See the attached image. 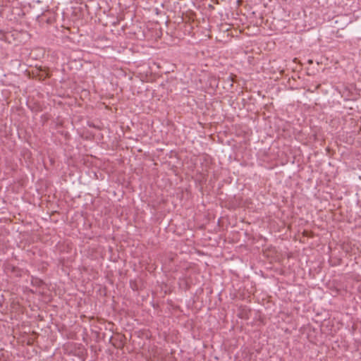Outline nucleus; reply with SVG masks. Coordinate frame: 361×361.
Segmentation results:
<instances>
[{
  "instance_id": "nucleus-1",
  "label": "nucleus",
  "mask_w": 361,
  "mask_h": 361,
  "mask_svg": "<svg viewBox=\"0 0 361 361\" xmlns=\"http://www.w3.org/2000/svg\"><path fill=\"white\" fill-rule=\"evenodd\" d=\"M31 284L33 286L41 288L44 284V283L41 279L32 276Z\"/></svg>"
},
{
  "instance_id": "nucleus-4",
  "label": "nucleus",
  "mask_w": 361,
  "mask_h": 361,
  "mask_svg": "<svg viewBox=\"0 0 361 361\" xmlns=\"http://www.w3.org/2000/svg\"><path fill=\"white\" fill-rule=\"evenodd\" d=\"M209 7L211 9H214V6H212V5H211V4L209 6Z\"/></svg>"
},
{
  "instance_id": "nucleus-3",
  "label": "nucleus",
  "mask_w": 361,
  "mask_h": 361,
  "mask_svg": "<svg viewBox=\"0 0 361 361\" xmlns=\"http://www.w3.org/2000/svg\"><path fill=\"white\" fill-rule=\"evenodd\" d=\"M114 345L117 348H122L123 347L124 344H123L122 340H120L117 344L114 343Z\"/></svg>"
},
{
  "instance_id": "nucleus-7",
  "label": "nucleus",
  "mask_w": 361,
  "mask_h": 361,
  "mask_svg": "<svg viewBox=\"0 0 361 361\" xmlns=\"http://www.w3.org/2000/svg\"><path fill=\"white\" fill-rule=\"evenodd\" d=\"M45 77H49V75L48 73H46V76Z\"/></svg>"
},
{
  "instance_id": "nucleus-2",
  "label": "nucleus",
  "mask_w": 361,
  "mask_h": 361,
  "mask_svg": "<svg viewBox=\"0 0 361 361\" xmlns=\"http://www.w3.org/2000/svg\"><path fill=\"white\" fill-rule=\"evenodd\" d=\"M11 271L15 274V275L18 277H20L22 276V270L17 267H12Z\"/></svg>"
},
{
  "instance_id": "nucleus-6",
  "label": "nucleus",
  "mask_w": 361,
  "mask_h": 361,
  "mask_svg": "<svg viewBox=\"0 0 361 361\" xmlns=\"http://www.w3.org/2000/svg\"><path fill=\"white\" fill-rule=\"evenodd\" d=\"M309 63H312V60H309Z\"/></svg>"
},
{
  "instance_id": "nucleus-5",
  "label": "nucleus",
  "mask_w": 361,
  "mask_h": 361,
  "mask_svg": "<svg viewBox=\"0 0 361 361\" xmlns=\"http://www.w3.org/2000/svg\"><path fill=\"white\" fill-rule=\"evenodd\" d=\"M229 78L231 80V81H233V76H232V75H230V76H229Z\"/></svg>"
}]
</instances>
